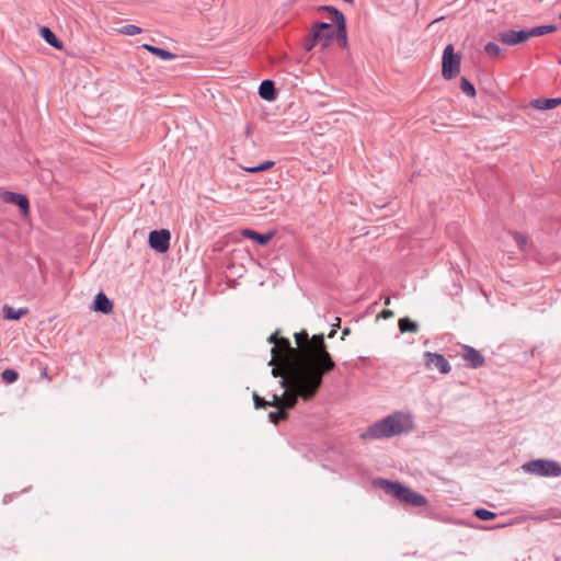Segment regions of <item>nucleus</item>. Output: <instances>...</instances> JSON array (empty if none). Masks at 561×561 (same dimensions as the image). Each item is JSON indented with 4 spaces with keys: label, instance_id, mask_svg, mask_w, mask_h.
Returning <instances> with one entry per match:
<instances>
[{
    "label": "nucleus",
    "instance_id": "f257e3e1",
    "mask_svg": "<svg viewBox=\"0 0 561 561\" xmlns=\"http://www.w3.org/2000/svg\"><path fill=\"white\" fill-rule=\"evenodd\" d=\"M299 347V359L287 367V377L279 383L287 392L282 394V405L293 409L298 398L311 400L322 386L323 377L335 368V362L328 352L323 334L309 337L306 330L294 334Z\"/></svg>",
    "mask_w": 561,
    "mask_h": 561
},
{
    "label": "nucleus",
    "instance_id": "f03ea898",
    "mask_svg": "<svg viewBox=\"0 0 561 561\" xmlns=\"http://www.w3.org/2000/svg\"><path fill=\"white\" fill-rule=\"evenodd\" d=\"M412 428V417L409 414L397 412L370 425L364 437L373 439L390 438L409 433Z\"/></svg>",
    "mask_w": 561,
    "mask_h": 561
},
{
    "label": "nucleus",
    "instance_id": "7ed1b4c3",
    "mask_svg": "<svg viewBox=\"0 0 561 561\" xmlns=\"http://www.w3.org/2000/svg\"><path fill=\"white\" fill-rule=\"evenodd\" d=\"M374 484L382 489L385 493L391 494L400 502L411 506L422 507L427 504V499L423 494L414 492L400 482L380 478L375 480Z\"/></svg>",
    "mask_w": 561,
    "mask_h": 561
},
{
    "label": "nucleus",
    "instance_id": "20e7f679",
    "mask_svg": "<svg viewBox=\"0 0 561 561\" xmlns=\"http://www.w3.org/2000/svg\"><path fill=\"white\" fill-rule=\"evenodd\" d=\"M522 469L530 474L538 477H560L561 476V465L551 459H534L525 462L522 466Z\"/></svg>",
    "mask_w": 561,
    "mask_h": 561
},
{
    "label": "nucleus",
    "instance_id": "39448f33",
    "mask_svg": "<svg viewBox=\"0 0 561 561\" xmlns=\"http://www.w3.org/2000/svg\"><path fill=\"white\" fill-rule=\"evenodd\" d=\"M461 56L455 53L453 44H448L442 57V76L445 80L456 78L460 72Z\"/></svg>",
    "mask_w": 561,
    "mask_h": 561
},
{
    "label": "nucleus",
    "instance_id": "423d86ee",
    "mask_svg": "<svg viewBox=\"0 0 561 561\" xmlns=\"http://www.w3.org/2000/svg\"><path fill=\"white\" fill-rule=\"evenodd\" d=\"M171 233L168 229L152 230L148 243L158 253H165L170 248Z\"/></svg>",
    "mask_w": 561,
    "mask_h": 561
},
{
    "label": "nucleus",
    "instance_id": "0eeeda50",
    "mask_svg": "<svg viewBox=\"0 0 561 561\" xmlns=\"http://www.w3.org/2000/svg\"><path fill=\"white\" fill-rule=\"evenodd\" d=\"M1 199L5 204L16 205L23 217H26L30 211V202L26 195L10 191H4L0 194Z\"/></svg>",
    "mask_w": 561,
    "mask_h": 561
},
{
    "label": "nucleus",
    "instance_id": "6e6552de",
    "mask_svg": "<svg viewBox=\"0 0 561 561\" xmlns=\"http://www.w3.org/2000/svg\"><path fill=\"white\" fill-rule=\"evenodd\" d=\"M425 365L428 368H436L440 374H448L451 370V366L444 355L438 353L425 352L424 353Z\"/></svg>",
    "mask_w": 561,
    "mask_h": 561
},
{
    "label": "nucleus",
    "instance_id": "1a4fd4ad",
    "mask_svg": "<svg viewBox=\"0 0 561 561\" xmlns=\"http://www.w3.org/2000/svg\"><path fill=\"white\" fill-rule=\"evenodd\" d=\"M499 41L505 45L514 46L530 38L528 30H507L499 33Z\"/></svg>",
    "mask_w": 561,
    "mask_h": 561
},
{
    "label": "nucleus",
    "instance_id": "9d476101",
    "mask_svg": "<svg viewBox=\"0 0 561 561\" xmlns=\"http://www.w3.org/2000/svg\"><path fill=\"white\" fill-rule=\"evenodd\" d=\"M462 358L467 363V367L477 369L484 365L483 355L470 345H462Z\"/></svg>",
    "mask_w": 561,
    "mask_h": 561
},
{
    "label": "nucleus",
    "instance_id": "9b49d317",
    "mask_svg": "<svg viewBox=\"0 0 561 561\" xmlns=\"http://www.w3.org/2000/svg\"><path fill=\"white\" fill-rule=\"evenodd\" d=\"M331 28V24L327 22H317L312 26L311 33L305 38L304 48L307 51L312 50L317 43H320L321 30Z\"/></svg>",
    "mask_w": 561,
    "mask_h": 561
},
{
    "label": "nucleus",
    "instance_id": "f8f14e48",
    "mask_svg": "<svg viewBox=\"0 0 561 561\" xmlns=\"http://www.w3.org/2000/svg\"><path fill=\"white\" fill-rule=\"evenodd\" d=\"M241 236L247 239L253 240L256 244L261 247H264L273 239V237L275 236V231L260 233L253 229L245 228L241 230Z\"/></svg>",
    "mask_w": 561,
    "mask_h": 561
},
{
    "label": "nucleus",
    "instance_id": "ddd939ff",
    "mask_svg": "<svg viewBox=\"0 0 561 561\" xmlns=\"http://www.w3.org/2000/svg\"><path fill=\"white\" fill-rule=\"evenodd\" d=\"M113 302L112 300L103 293L100 291L95 295L93 301V309L103 314H108L113 311Z\"/></svg>",
    "mask_w": 561,
    "mask_h": 561
},
{
    "label": "nucleus",
    "instance_id": "4468645a",
    "mask_svg": "<svg viewBox=\"0 0 561 561\" xmlns=\"http://www.w3.org/2000/svg\"><path fill=\"white\" fill-rule=\"evenodd\" d=\"M259 95L265 101H275L277 99V90L274 81L270 79L263 80L259 87Z\"/></svg>",
    "mask_w": 561,
    "mask_h": 561
},
{
    "label": "nucleus",
    "instance_id": "2eb2a0df",
    "mask_svg": "<svg viewBox=\"0 0 561 561\" xmlns=\"http://www.w3.org/2000/svg\"><path fill=\"white\" fill-rule=\"evenodd\" d=\"M39 34L42 38L53 46L54 48L61 49L62 48V42L57 37V35L47 26H42L39 28Z\"/></svg>",
    "mask_w": 561,
    "mask_h": 561
},
{
    "label": "nucleus",
    "instance_id": "dca6fc26",
    "mask_svg": "<svg viewBox=\"0 0 561 561\" xmlns=\"http://www.w3.org/2000/svg\"><path fill=\"white\" fill-rule=\"evenodd\" d=\"M533 107L540 111L552 110L559 105H561V98H552V99H536L531 103Z\"/></svg>",
    "mask_w": 561,
    "mask_h": 561
},
{
    "label": "nucleus",
    "instance_id": "f3484780",
    "mask_svg": "<svg viewBox=\"0 0 561 561\" xmlns=\"http://www.w3.org/2000/svg\"><path fill=\"white\" fill-rule=\"evenodd\" d=\"M141 47L162 60H173V59H176V57H178L175 54H173L169 50H165L160 47H156L150 44H144Z\"/></svg>",
    "mask_w": 561,
    "mask_h": 561
},
{
    "label": "nucleus",
    "instance_id": "a211bd4d",
    "mask_svg": "<svg viewBox=\"0 0 561 561\" xmlns=\"http://www.w3.org/2000/svg\"><path fill=\"white\" fill-rule=\"evenodd\" d=\"M2 313H3V318L7 320H19L23 316L28 313V309L27 308L14 309L13 307H11L9 305H4L2 307Z\"/></svg>",
    "mask_w": 561,
    "mask_h": 561
},
{
    "label": "nucleus",
    "instance_id": "6ab92c4d",
    "mask_svg": "<svg viewBox=\"0 0 561 561\" xmlns=\"http://www.w3.org/2000/svg\"><path fill=\"white\" fill-rule=\"evenodd\" d=\"M335 37L340 47H347V30H346V20H340V23L335 24Z\"/></svg>",
    "mask_w": 561,
    "mask_h": 561
},
{
    "label": "nucleus",
    "instance_id": "aec40b11",
    "mask_svg": "<svg viewBox=\"0 0 561 561\" xmlns=\"http://www.w3.org/2000/svg\"><path fill=\"white\" fill-rule=\"evenodd\" d=\"M279 398L274 394L272 401H267L264 398L260 397L256 392H253V401L255 409H266L267 407H278Z\"/></svg>",
    "mask_w": 561,
    "mask_h": 561
},
{
    "label": "nucleus",
    "instance_id": "412c9836",
    "mask_svg": "<svg viewBox=\"0 0 561 561\" xmlns=\"http://www.w3.org/2000/svg\"><path fill=\"white\" fill-rule=\"evenodd\" d=\"M557 28H558L557 25L548 24V25H539V26L528 28V32H529V36L534 37V36H542V35L556 32Z\"/></svg>",
    "mask_w": 561,
    "mask_h": 561
},
{
    "label": "nucleus",
    "instance_id": "4be33fe9",
    "mask_svg": "<svg viewBox=\"0 0 561 561\" xmlns=\"http://www.w3.org/2000/svg\"><path fill=\"white\" fill-rule=\"evenodd\" d=\"M399 329L401 333H416L419 331V324L410 318L404 317L399 320Z\"/></svg>",
    "mask_w": 561,
    "mask_h": 561
},
{
    "label": "nucleus",
    "instance_id": "5701e85b",
    "mask_svg": "<svg viewBox=\"0 0 561 561\" xmlns=\"http://www.w3.org/2000/svg\"><path fill=\"white\" fill-rule=\"evenodd\" d=\"M473 515L480 520H492L497 516L496 513L483 507L476 508Z\"/></svg>",
    "mask_w": 561,
    "mask_h": 561
},
{
    "label": "nucleus",
    "instance_id": "b1692460",
    "mask_svg": "<svg viewBox=\"0 0 561 561\" xmlns=\"http://www.w3.org/2000/svg\"><path fill=\"white\" fill-rule=\"evenodd\" d=\"M320 32V43H322L323 47L329 46L330 42L335 37V30L333 28V25L331 24V28L321 30Z\"/></svg>",
    "mask_w": 561,
    "mask_h": 561
},
{
    "label": "nucleus",
    "instance_id": "393cba45",
    "mask_svg": "<svg viewBox=\"0 0 561 561\" xmlns=\"http://www.w3.org/2000/svg\"><path fill=\"white\" fill-rule=\"evenodd\" d=\"M460 89L466 95L470 98L476 95L474 85L466 77H462L460 80Z\"/></svg>",
    "mask_w": 561,
    "mask_h": 561
},
{
    "label": "nucleus",
    "instance_id": "a878e982",
    "mask_svg": "<svg viewBox=\"0 0 561 561\" xmlns=\"http://www.w3.org/2000/svg\"><path fill=\"white\" fill-rule=\"evenodd\" d=\"M1 378L5 383L10 385L19 379V373L15 369L8 368L2 371Z\"/></svg>",
    "mask_w": 561,
    "mask_h": 561
},
{
    "label": "nucleus",
    "instance_id": "bb28decb",
    "mask_svg": "<svg viewBox=\"0 0 561 561\" xmlns=\"http://www.w3.org/2000/svg\"><path fill=\"white\" fill-rule=\"evenodd\" d=\"M321 10L332 14L334 24L340 23V20H345L344 14L333 5H323Z\"/></svg>",
    "mask_w": 561,
    "mask_h": 561
},
{
    "label": "nucleus",
    "instance_id": "cd10ccee",
    "mask_svg": "<svg viewBox=\"0 0 561 561\" xmlns=\"http://www.w3.org/2000/svg\"><path fill=\"white\" fill-rule=\"evenodd\" d=\"M513 240L515 241L517 248L520 251H524L527 245V237L518 231L511 232Z\"/></svg>",
    "mask_w": 561,
    "mask_h": 561
},
{
    "label": "nucleus",
    "instance_id": "c85d7f7f",
    "mask_svg": "<svg viewBox=\"0 0 561 561\" xmlns=\"http://www.w3.org/2000/svg\"><path fill=\"white\" fill-rule=\"evenodd\" d=\"M118 32L123 35L134 36V35L140 34L142 32V30L137 25L127 24V25L122 26L118 30Z\"/></svg>",
    "mask_w": 561,
    "mask_h": 561
},
{
    "label": "nucleus",
    "instance_id": "c756f323",
    "mask_svg": "<svg viewBox=\"0 0 561 561\" xmlns=\"http://www.w3.org/2000/svg\"><path fill=\"white\" fill-rule=\"evenodd\" d=\"M275 164L274 161L272 160H266L255 167H252V168H248L245 169L248 172L250 173H259V172H263V171H266L268 169H271L273 165Z\"/></svg>",
    "mask_w": 561,
    "mask_h": 561
},
{
    "label": "nucleus",
    "instance_id": "7c9ffc66",
    "mask_svg": "<svg viewBox=\"0 0 561 561\" xmlns=\"http://www.w3.org/2000/svg\"><path fill=\"white\" fill-rule=\"evenodd\" d=\"M484 51L490 57H499L501 55V53H502V49H501V47L497 44H495L493 42H489L484 46Z\"/></svg>",
    "mask_w": 561,
    "mask_h": 561
},
{
    "label": "nucleus",
    "instance_id": "2f4dec72",
    "mask_svg": "<svg viewBox=\"0 0 561 561\" xmlns=\"http://www.w3.org/2000/svg\"><path fill=\"white\" fill-rule=\"evenodd\" d=\"M288 416V413L287 411L285 410H279V411H276V412H270L268 414V420L273 423V424H278V422L280 420H285L287 419Z\"/></svg>",
    "mask_w": 561,
    "mask_h": 561
},
{
    "label": "nucleus",
    "instance_id": "473e14b6",
    "mask_svg": "<svg viewBox=\"0 0 561 561\" xmlns=\"http://www.w3.org/2000/svg\"><path fill=\"white\" fill-rule=\"evenodd\" d=\"M279 344L285 347L287 351H289L290 353L293 354H296L297 353V350H295L291 344H290V341L287 339V337H280L279 339Z\"/></svg>",
    "mask_w": 561,
    "mask_h": 561
},
{
    "label": "nucleus",
    "instance_id": "72a5a7b5",
    "mask_svg": "<svg viewBox=\"0 0 561 561\" xmlns=\"http://www.w3.org/2000/svg\"><path fill=\"white\" fill-rule=\"evenodd\" d=\"M394 316L393 311L390 310V309H383L379 314H378V318H382V319H389V318H392Z\"/></svg>",
    "mask_w": 561,
    "mask_h": 561
},
{
    "label": "nucleus",
    "instance_id": "f704fd0d",
    "mask_svg": "<svg viewBox=\"0 0 561 561\" xmlns=\"http://www.w3.org/2000/svg\"><path fill=\"white\" fill-rule=\"evenodd\" d=\"M277 336H278V331H276L275 333L271 334L268 337H267V342L270 344H275L276 341H277Z\"/></svg>",
    "mask_w": 561,
    "mask_h": 561
},
{
    "label": "nucleus",
    "instance_id": "c9c22d12",
    "mask_svg": "<svg viewBox=\"0 0 561 561\" xmlns=\"http://www.w3.org/2000/svg\"><path fill=\"white\" fill-rule=\"evenodd\" d=\"M272 374H273V376H274V377L282 376V375H283V369H282V368H279V367H274V368L272 369Z\"/></svg>",
    "mask_w": 561,
    "mask_h": 561
},
{
    "label": "nucleus",
    "instance_id": "e433bc0d",
    "mask_svg": "<svg viewBox=\"0 0 561 561\" xmlns=\"http://www.w3.org/2000/svg\"><path fill=\"white\" fill-rule=\"evenodd\" d=\"M271 352H272L273 357H272V359L270 360L268 365H273V363H274V358H275L276 353H277V346H276V345H274V346L271 348Z\"/></svg>",
    "mask_w": 561,
    "mask_h": 561
},
{
    "label": "nucleus",
    "instance_id": "4c0bfd02",
    "mask_svg": "<svg viewBox=\"0 0 561 561\" xmlns=\"http://www.w3.org/2000/svg\"><path fill=\"white\" fill-rule=\"evenodd\" d=\"M350 333H351V329H350V328H347V327H346V328H344V329L342 330V340H344V337H345L346 335H348Z\"/></svg>",
    "mask_w": 561,
    "mask_h": 561
},
{
    "label": "nucleus",
    "instance_id": "58836bf2",
    "mask_svg": "<svg viewBox=\"0 0 561 561\" xmlns=\"http://www.w3.org/2000/svg\"><path fill=\"white\" fill-rule=\"evenodd\" d=\"M335 333H336V329L332 328V330H331V331H330V333L328 334V337H329V339L334 337Z\"/></svg>",
    "mask_w": 561,
    "mask_h": 561
},
{
    "label": "nucleus",
    "instance_id": "ea45409f",
    "mask_svg": "<svg viewBox=\"0 0 561 561\" xmlns=\"http://www.w3.org/2000/svg\"><path fill=\"white\" fill-rule=\"evenodd\" d=\"M335 320H336V322H334V324H333L334 329L340 325V321H341L340 318H336Z\"/></svg>",
    "mask_w": 561,
    "mask_h": 561
},
{
    "label": "nucleus",
    "instance_id": "a19ab883",
    "mask_svg": "<svg viewBox=\"0 0 561 561\" xmlns=\"http://www.w3.org/2000/svg\"><path fill=\"white\" fill-rule=\"evenodd\" d=\"M385 304H386V305H389V304H390V297H387V298L385 299Z\"/></svg>",
    "mask_w": 561,
    "mask_h": 561
}]
</instances>
